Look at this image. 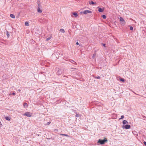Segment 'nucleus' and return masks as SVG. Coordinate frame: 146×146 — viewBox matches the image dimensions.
I'll return each mask as SVG.
<instances>
[{"instance_id": "21", "label": "nucleus", "mask_w": 146, "mask_h": 146, "mask_svg": "<svg viewBox=\"0 0 146 146\" xmlns=\"http://www.w3.org/2000/svg\"><path fill=\"white\" fill-rule=\"evenodd\" d=\"M102 17L104 19H105L106 18V16L105 15H102Z\"/></svg>"}, {"instance_id": "20", "label": "nucleus", "mask_w": 146, "mask_h": 146, "mask_svg": "<svg viewBox=\"0 0 146 146\" xmlns=\"http://www.w3.org/2000/svg\"><path fill=\"white\" fill-rule=\"evenodd\" d=\"M120 81H121L123 82H124V79L123 78H120Z\"/></svg>"}, {"instance_id": "10", "label": "nucleus", "mask_w": 146, "mask_h": 146, "mask_svg": "<svg viewBox=\"0 0 146 146\" xmlns=\"http://www.w3.org/2000/svg\"><path fill=\"white\" fill-rule=\"evenodd\" d=\"M73 14L74 16L73 17H76L78 16V15L76 13V12L73 13Z\"/></svg>"}, {"instance_id": "5", "label": "nucleus", "mask_w": 146, "mask_h": 146, "mask_svg": "<svg viewBox=\"0 0 146 146\" xmlns=\"http://www.w3.org/2000/svg\"><path fill=\"white\" fill-rule=\"evenodd\" d=\"M92 12V11H90L86 10L84 11L83 12H81L80 13H83L84 14H86L88 13H91Z\"/></svg>"}, {"instance_id": "9", "label": "nucleus", "mask_w": 146, "mask_h": 146, "mask_svg": "<svg viewBox=\"0 0 146 146\" xmlns=\"http://www.w3.org/2000/svg\"><path fill=\"white\" fill-rule=\"evenodd\" d=\"M104 10V8H99L98 10V11L99 12H103Z\"/></svg>"}, {"instance_id": "30", "label": "nucleus", "mask_w": 146, "mask_h": 146, "mask_svg": "<svg viewBox=\"0 0 146 146\" xmlns=\"http://www.w3.org/2000/svg\"><path fill=\"white\" fill-rule=\"evenodd\" d=\"M12 95H15V93H14V92L12 94Z\"/></svg>"}, {"instance_id": "4", "label": "nucleus", "mask_w": 146, "mask_h": 146, "mask_svg": "<svg viewBox=\"0 0 146 146\" xmlns=\"http://www.w3.org/2000/svg\"><path fill=\"white\" fill-rule=\"evenodd\" d=\"M38 7L37 9L38 12L39 13H41L42 12V10L40 9L41 6L38 3Z\"/></svg>"}, {"instance_id": "8", "label": "nucleus", "mask_w": 146, "mask_h": 146, "mask_svg": "<svg viewBox=\"0 0 146 146\" xmlns=\"http://www.w3.org/2000/svg\"><path fill=\"white\" fill-rule=\"evenodd\" d=\"M123 125L122 126V127L123 128L124 126L125 125V124L127 123H128V122L125 120H124L123 121Z\"/></svg>"}, {"instance_id": "33", "label": "nucleus", "mask_w": 146, "mask_h": 146, "mask_svg": "<svg viewBox=\"0 0 146 146\" xmlns=\"http://www.w3.org/2000/svg\"><path fill=\"white\" fill-rule=\"evenodd\" d=\"M121 23L122 25H123V22H122V23Z\"/></svg>"}, {"instance_id": "17", "label": "nucleus", "mask_w": 146, "mask_h": 146, "mask_svg": "<svg viewBox=\"0 0 146 146\" xmlns=\"http://www.w3.org/2000/svg\"><path fill=\"white\" fill-rule=\"evenodd\" d=\"M50 123L51 122L50 121H49L48 122L44 124V125H48L50 124Z\"/></svg>"}, {"instance_id": "1", "label": "nucleus", "mask_w": 146, "mask_h": 146, "mask_svg": "<svg viewBox=\"0 0 146 146\" xmlns=\"http://www.w3.org/2000/svg\"><path fill=\"white\" fill-rule=\"evenodd\" d=\"M107 139L106 138H105L103 140H102L99 139L98 141V143H100L101 144H104L107 141Z\"/></svg>"}, {"instance_id": "7", "label": "nucleus", "mask_w": 146, "mask_h": 146, "mask_svg": "<svg viewBox=\"0 0 146 146\" xmlns=\"http://www.w3.org/2000/svg\"><path fill=\"white\" fill-rule=\"evenodd\" d=\"M119 19L121 22H123V25H124L125 24V22L123 19L122 17H120L119 18Z\"/></svg>"}, {"instance_id": "26", "label": "nucleus", "mask_w": 146, "mask_h": 146, "mask_svg": "<svg viewBox=\"0 0 146 146\" xmlns=\"http://www.w3.org/2000/svg\"><path fill=\"white\" fill-rule=\"evenodd\" d=\"M130 29L131 30H132L133 29V27H130Z\"/></svg>"}, {"instance_id": "3", "label": "nucleus", "mask_w": 146, "mask_h": 146, "mask_svg": "<svg viewBox=\"0 0 146 146\" xmlns=\"http://www.w3.org/2000/svg\"><path fill=\"white\" fill-rule=\"evenodd\" d=\"M63 71H64L62 69H59L57 71V74L58 75H60L63 72Z\"/></svg>"}, {"instance_id": "29", "label": "nucleus", "mask_w": 146, "mask_h": 146, "mask_svg": "<svg viewBox=\"0 0 146 146\" xmlns=\"http://www.w3.org/2000/svg\"><path fill=\"white\" fill-rule=\"evenodd\" d=\"M144 144L145 146H146V142L145 141L144 142Z\"/></svg>"}, {"instance_id": "32", "label": "nucleus", "mask_w": 146, "mask_h": 146, "mask_svg": "<svg viewBox=\"0 0 146 146\" xmlns=\"http://www.w3.org/2000/svg\"><path fill=\"white\" fill-rule=\"evenodd\" d=\"M105 45H105V44H103V46H105Z\"/></svg>"}, {"instance_id": "2", "label": "nucleus", "mask_w": 146, "mask_h": 146, "mask_svg": "<svg viewBox=\"0 0 146 146\" xmlns=\"http://www.w3.org/2000/svg\"><path fill=\"white\" fill-rule=\"evenodd\" d=\"M32 114V113L31 112H26L23 115L24 116H26L28 117H29L31 116Z\"/></svg>"}, {"instance_id": "28", "label": "nucleus", "mask_w": 146, "mask_h": 146, "mask_svg": "<svg viewBox=\"0 0 146 146\" xmlns=\"http://www.w3.org/2000/svg\"><path fill=\"white\" fill-rule=\"evenodd\" d=\"M76 44L77 45H79V46H80V45L79 44V43L78 42H77L76 43Z\"/></svg>"}, {"instance_id": "18", "label": "nucleus", "mask_w": 146, "mask_h": 146, "mask_svg": "<svg viewBox=\"0 0 146 146\" xmlns=\"http://www.w3.org/2000/svg\"><path fill=\"white\" fill-rule=\"evenodd\" d=\"M25 25L26 26H28L29 25V23L28 22H26L25 23Z\"/></svg>"}, {"instance_id": "11", "label": "nucleus", "mask_w": 146, "mask_h": 146, "mask_svg": "<svg viewBox=\"0 0 146 146\" xmlns=\"http://www.w3.org/2000/svg\"><path fill=\"white\" fill-rule=\"evenodd\" d=\"M23 106L25 108H27L28 107V104L26 103H24L23 104Z\"/></svg>"}, {"instance_id": "34", "label": "nucleus", "mask_w": 146, "mask_h": 146, "mask_svg": "<svg viewBox=\"0 0 146 146\" xmlns=\"http://www.w3.org/2000/svg\"><path fill=\"white\" fill-rule=\"evenodd\" d=\"M11 94H9V96H10V95H11Z\"/></svg>"}, {"instance_id": "23", "label": "nucleus", "mask_w": 146, "mask_h": 146, "mask_svg": "<svg viewBox=\"0 0 146 146\" xmlns=\"http://www.w3.org/2000/svg\"><path fill=\"white\" fill-rule=\"evenodd\" d=\"M61 135H64L65 136H67V137H68L69 136L68 135H67V134H61Z\"/></svg>"}, {"instance_id": "14", "label": "nucleus", "mask_w": 146, "mask_h": 146, "mask_svg": "<svg viewBox=\"0 0 146 146\" xmlns=\"http://www.w3.org/2000/svg\"><path fill=\"white\" fill-rule=\"evenodd\" d=\"M10 16L11 17L13 18H15V15L13 14H11L10 15Z\"/></svg>"}, {"instance_id": "15", "label": "nucleus", "mask_w": 146, "mask_h": 146, "mask_svg": "<svg viewBox=\"0 0 146 146\" xmlns=\"http://www.w3.org/2000/svg\"><path fill=\"white\" fill-rule=\"evenodd\" d=\"M60 32L62 33H64V29H60Z\"/></svg>"}, {"instance_id": "22", "label": "nucleus", "mask_w": 146, "mask_h": 146, "mask_svg": "<svg viewBox=\"0 0 146 146\" xmlns=\"http://www.w3.org/2000/svg\"><path fill=\"white\" fill-rule=\"evenodd\" d=\"M7 36L8 37H9V34L8 32L7 31Z\"/></svg>"}, {"instance_id": "24", "label": "nucleus", "mask_w": 146, "mask_h": 146, "mask_svg": "<svg viewBox=\"0 0 146 146\" xmlns=\"http://www.w3.org/2000/svg\"><path fill=\"white\" fill-rule=\"evenodd\" d=\"M71 62L73 64H75V63H76L73 60H72Z\"/></svg>"}, {"instance_id": "16", "label": "nucleus", "mask_w": 146, "mask_h": 146, "mask_svg": "<svg viewBox=\"0 0 146 146\" xmlns=\"http://www.w3.org/2000/svg\"><path fill=\"white\" fill-rule=\"evenodd\" d=\"M51 36H50L49 37H48V38H46V40L47 41H48V40H50L51 38Z\"/></svg>"}, {"instance_id": "31", "label": "nucleus", "mask_w": 146, "mask_h": 146, "mask_svg": "<svg viewBox=\"0 0 146 146\" xmlns=\"http://www.w3.org/2000/svg\"><path fill=\"white\" fill-rule=\"evenodd\" d=\"M18 90V91H19V92H20V91H21V90H20V89H19V90Z\"/></svg>"}, {"instance_id": "12", "label": "nucleus", "mask_w": 146, "mask_h": 146, "mask_svg": "<svg viewBox=\"0 0 146 146\" xmlns=\"http://www.w3.org/2000/svg\"><path fill=\"white\" fill-rule=\"evenodd\" d=\"M5 118L6 120L8 121H9L10 120V119L8 117L5 116Z\"/></svg>"}, {"instance_id": "25", "label": "nucleus", "mask_w": 146, "mask_h": 146, "mask_svg": "<svg viewBox=\"0 0 146 146\" xmlns=\"http://www.w3.org/2000/svg\"><path fill=\"white\" fill-rule=\"evenodd\" d=\"M124 116L122 115H121V117L120 118V119H123V118H124Z\"/></svg>"}, {"instance_id": "6", "label": "nucleus", "mask_w": 146, "mask_h": 146, "mask_svg": "<svg viewBox=\"0 0 146 146\" xmlns=\"http://www.w3.org/2000/svg\"><path fill=\"white\" fill-rule=\"evenodd\" d=\"M130 125H128L127 124L125 125L124 126V127L123 128H124L126 129H128L130 128Z\"/></svg>"}, {"instance_id": "27", "label": "nucleus", "mask_w": 146, "mask_h": 146, "mask_svg": "<svg viewBox=\"0 0 146 146\" xmlns=\"http://www.w3.org/2000/svg\"><path fill=\"white\" fill-rule=\"evenodd\" d=\"M96 78L97 79H100V77L99 76L98 77H96Z\"/></svg>"}, {"instance_id": "13", "label": "nucleus", "mask_w": 146, "mask_h": 146, "mask_svg": "<svg viewBox=\"0 0 146 146\" xmlns=\"http://www.w3.org/2000/svg\"><path fill=\"white\" fill-rule=\"evenodd\" d=\"M89 3L90 5H93L95 3H96L94 2L93 1H92L91 2L89 1Z\"/></svg>"}, {"instance_id": "19", "label": "nucleus", "mask_w": 146, "mask_h": 146, "mask_svg": "<svg viewBox=\"0 0 146 146\" xmlns=\"http://www.w3.org/2000/svg\"><path fill=\"white\" fill-rule=\"evenodd\" d=\"M96 53H94L93 55V56H92V57L93 58H95L96 56Z\"/></svg>"}]
</instances>
